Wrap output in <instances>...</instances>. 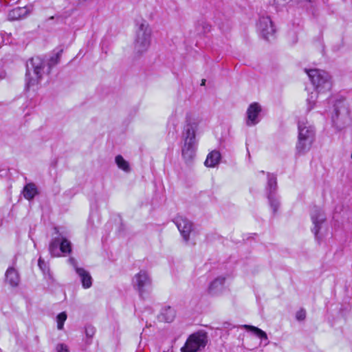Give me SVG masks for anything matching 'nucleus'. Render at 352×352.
I'll return each instance as SVG.
<instances>
[{
    "instance_id": "nucleus-1",
    "label": "nucleus",
    "mask_w": 352,
    "mask_h": 352,
    "mask_svg": "<svg viewBox=\"0 0 352 352\" xmlns=\"http://www.w3.org/2000/svg\"><path fill=\"white\" fill-rule=\"evenodd\" d=\"M63 50H59L55 52L48 60L47 67L45 61L38 56L30 58L26 64L25 80L27 88L37 86L44 74L50 73L51 69L60 62Z\"/></svg>"
},
{
    "instance_id": "nucleus-2",
    "label": "nucleus",
    "mask_w": 352,
    "mask_h": 352,
    "mask_svg": "<svg viewBox=\"0 0 352 352\" xmlns=\"http://www.w3.org/2000/svg\"><path fill=\"white\" fill-rule=\"evenodd\" d=\"M331 121L338 131H342L352 126V107L344 98L340 97L336 100Z\"/></svg>"
},
{
    "instance_id": "nucleus-3",
    "label": "nucleus",
    "mask_w": 352,
    "mask_h": 352,
    "mask_svg": "<svg viewBox=\"0 0 352 352\" xmlns=\"http://www.w3.org/2000/svg\"><path fill=\"white\" fill-rule=\"evenodd\" d=\"M135 27L134 51L135 54L142 55L147 52L151 46L152 29L149 23L144 19L136 20Z\"/></svg>"
},
{
    "instance_id": "nucleus-4",
    "label": "nucleus",
    "mask_w": 352,
    "mask_h": 352,
    "mask_svg": "<svg viewBox=\"0 0 352 352\" xmlns=\"http://www.w3.org/2000/svg\"><path fill=\"white\" fill-rule=\"evenodd\" d=\"M186 122L187 124L185 125L182 133L184 146L182 149V153L184 159L186 162H189L191 161L195 155L197 145L195 133L197 124L195 122H190L188 117L186 118Z\"/></svg>"
},
{
    "instance_id": "nucleus-5",
    "label": "nucleus",
    "mask_w": 352,
    "mask_h": 352,
    "mask_svg": "<svg viewBox=\"0 0 352 352\" xmlns=\"http://www.w3.org/2000/svg\"><path fill=\"white\" fill-rule=\"evenodd\" d=\"M315 138L314 127L307 121L302 120L298 122V137L296 146L298 155H303L308 152L314 142Z\"/></svg>"
},
{
    "instance_id": "nucleus-6",
    "label": "nucleus",
    "mask_w": 352,
    "mask_h": 352,
    "mask_svg": "<svg viewBox=\"0 0 352 352\" xmlns=\"http://www.w3.org/2000/svg\"><path fill=\"white\" fill-rule=\"evenodd\" d=\"M208 342L207 335L204 332L192 334L187 340L185 346L182 348V352H197L204 349Z\"/></svg>"
},
{
    "instance_id": "nucleus-7",
    "label": "nucleus",
    "mask_w": 352,
    "mask_h": 352,
    "mask_svg": "<svg viewBox=\"0 0 352 352\" xmlns=\"http://www.w3.org/2000/svg\"><path fill=\"white\" fill-rule=\"evenodd\" d=\"M152 279L147 271L142 270L135 274L132 278V285L133 288L139 293L141 297L151 287Z\"/></svg>"
},
{
    "instance_id": "nucleus-8",
    "label": "nucleus",
    "mask_w": 352,
    "mask_h": 352,
    "mask_svg": "<svg viewBox=\"0 0 352 352\" xmlns=\"http://www.w3.org/2000/svg\"><path fill=\"white\" fill-rule=\"evenodd\" d=\"M305 72L316 88L331 85V76L327 72L318 69H305Z\"/></svg>"
},
{
    "instance_id": "nucleus-9",
    "label": "nucleus",
    "mask_w": 352,
    "mask_h": 352,
    "mask_svg": "<svg viewBox=\"0 0 352 352\" xmlns=\"http://www.w3.org/2000/svg\"><path fill=\"white\" fill-rule=\"evenodd\" d=\"M261 111V106L258 102H252L249 105L245 117V124L248 126H253L259 123Z\"/></svg>"
},
{
    "instance_id": "nucleus-10",
    "label": "nucleus",
    "mask_w": 352,
    "mask_h": 352,
    "mask_svg": "<svg viewBox=\"0 0 352 352\" xmlns=\"http://www.w3.org/2000/svg\"><path fill=\"white\" fill-rule=\"evenodd\" d=\"M183 239L187 242L189 240L190 234L193 230L192 223L186 217H177L174 221Z\"/></svg>"
},
{
    "instance_id": "nucleus-11",
    "label": "nucleus",
    "mask_w": 352,
    "mask_h": 352,
    "mask_svg": "<svg viewBox=\"0 0 352 352\" xmlns=\"http://www.w3.org/2000/svg\"><path fill=\"white\" fill-rule=\"evenodd\" d=\"M257 29L265 39H269L275 32L274 25L270 16H261L257 23Z\"/></svg>"
},
{
    "instance_id": "nucleus-12",
    "label": "nucleus",
    "mask_w": 352,
    "mask_h": 352,
    "mask_svg": "<svg viewBox=\"0 0 352 352\" xmlns=\"http://www.w3.org/2000/svg\"><path fill=\"white\" fill-rule=\"evenodd\" d=\"M311 218L314 224L312 232L314 233L316 238H318L321 225L325 221V215L320 208L314 207L311 213Z\"/></svg>"
},
{
    "instance_id": "nucleus-13",
    "label": "nucleus",
    "mask_w": 352,
    "mask_h": 352,
    "mask_svg": "<svg viewBox=\"0 0 352 352\" xmlns=\"http://www.w3.org/2000/svg\"><path fill=\"white\" fill-rule=\"evenodd\" d=\"M69 261L74 265L76 274L80 278L83 288L88 289L91 287L92 285V278L90 273L84 268L78 267L74 258H70Z\"/></svg>"
},
{
    "instance_id": "nucleus-14",
    "label": "nucleus",
    "mask_w": 352,
    "mask_h": 352,
    "mask_svg": "<svg viewBox=\"0 0 352 352\" xmlns=\"http://www.w3.org/2000/svg\"><path fill=\"white\" fill-rule=\"evenodd\" d=\"M226 278L224 276H219L212 280L208 286V293L212 296L218 295L224 289Z\"/></svg>"
},
{
    "instance_id": "nucleus-15",
    "label": "nucleus",
    "mask_w": 352,
    "mask_h": 352,
    "mask_svg": "<svg viewBox=\"0 0 352 352\" xmlns=\"http://www.w3.org/2000/svg\"><path fill=\"white\" fill-rule=\"evenodd\" d=\"M54 232L56 234L54 236L49 245V252L52 256H60V243L61 239V234L58 232L57 228H54Z\"/></svg>"
},
{
    "instance_id": "nucleus-16",
    "label": "nucleus",
    "mask_w": 352,
    "mask_h": 352,
    "mask_svg": "<svg viewBox=\"0 0 352 352\" xmlns=\"http://www.w3.org/2000/svg\"><path fill=\"white\" fill-rule=\"evenodd\" d=\"M5 281L12 287H17L20 282L18 272L12 267H9L5 274Z\"/></svg>"
},
{
    "instance_id": "nucleus-17",
    "label": "nucleus",
    "mask_w": 352,
    "mask_h": 352,
    "mask_svg": "<svg viewBox=\"0 0 352 352\" xmlns=\"http://www.w3.org/2000/svg\"><path fill=\"white\" fill-rule=\"evenodd\" d=\"M221 153L219 151L214 150L207 155L204 164L207 167L213 168L218 165L221 160Z\"/></svg>"
},
{
    "instance_id": "nucleus-18",
    "label": "nucleus",
    "mask_w": 352,
    "mask_h": 352,
    "mask_svg": "<svg viewBox=\"0 0 352 352\" xmlns=\"http://www.w3.org/2000/svg\"><path fill=\"white\" fill-rule=\"evenodd\" d=\"M22 193L26 199L32 200L38 194V190L34 183H28L24 186Z\"/></svg>"
},
{
    "instance_id": "nucleus-19",
    "label": "nucleus",
    "mask_w": 352,
    "mask_h": 352,
    "mask_svg": "<svg viewBox=\"0 0 352 352\" xmlns=\"http://www.w3.org/2000/svg\"><path fill=\"white\" fill-rule=\"evenodd\" d=\"M26 14V10L23 8H16L8 13V19L10 21L19 20L23 18Z\"/></svg>"
},
{
    "instance_id": "nucleus-20",
    "label": "nucleus",
    "mask_w": 352,
    "mask_h": 352,
    "mask_svg": "<svg viewBox=\"0 0 352 352\" xmlns=\"http://www.w3.org/2000/svg\"><path fill=\"white\" fill-rule=\"evenodd\" d=\"M243 328L253 332L256 336L262 340H267L268 339L266 333L256 327L244 324L243 325Z\"/></svg>"
},
{
    "instance_id": "nucleus-21",
    "label": "nucleus",
    "mask_w": 352,
    "mask_h": 352,
    "mask_svg": "<svg viewBox=\"0 0 352 352\" xmlns=\"http://www.w3.org/2000/svg\"><path fill=\"white\" fill-rule=\"evenodd\" d=\"M276 177L275 175L267 173V190L268 191V194H274L276 190Z\"/></svg>"
},
{
    "instance_id": "nucleus-22",
    "label": "nucleus",
    "mask_w": 352,
    "mask_h": 352,
    "mask_svg": "<svg viewBox=\"0 0 352 352\" xmlns=\"http://www.w3.org/2000/svg\"><path fill=\"white\" fill-rule=\"evenodd\" d=\"M175 310L170 307L164 309L161 313L162 318L166 322H172L175 318Z\"/></svg>"
},
{
    "instance_id": "nucleus-23",
    "label": "nucleus",
    "mask_w": 352,
    "mask_h": 352,
    "mask_svg": "<svg viewBox=\"0 0 352 352\" xmlns=\"http://www.w3.org/2000/svg\"><path fill=\"white\" fill-rule=\"evenodd\" d=\"M60 253L69 254L72 252V243L65 237L61 235L60 243Z\"/></svg>"
},
{
    "instance_id": "nucleus-24",
    "label": "nucleus",
    "mask_w": 352,
    "mask_h": 352,
    "mask_svg": "<svg viewBox=\"0 0 352 352\" xmlns=\"http://www.w3.org/2000/svg\"><path fill=\"white\" fill-rule=\"evenodd\" d=\"M115 161L119 168L125 172H129L130 170V166L128 162L126 161L122 155H117L115 158Z\"/></svg>"
},
{
    "instance_id": "nucleus-25",
    "label": "nucleus",
    "mask_w": 352,
    "mask_h": 352,
    "mask_svg": "<svg viewBox=\"0 0 352 352\" xmlns=\"http://www.w3.org/2000/svg\"><path fill=\"white\" fill-rule=\"evenodd\" d=\"M267 197L273 213H276L280 206L278 199L276 197L275 194H268Z\"/></svg>"
},
{
    "instance_id": "nucleus-26",
    "label": "nucleus",
    "mask_w": 352,
    "mask_h": 352,
    "mask_svg": "<svg viewBox=\"0 0 352 352\" xmlns=\"http://www.w3.org/2000/svg\"><path fill=\"white\" fill-rule=\"evenodd\" d=\"M67 319V314L65 312L60 313L56 317L57 328L60 330L63 329L64 322Z\"/></svg>"
},
{
    "instance_id": "nucleus-27",
    "label": "nucleus",
    "mask_w": 352,
    "mask_h": 352,
    "mask_svg": "<svg viewBox=\"0 0 352 352\" xmlns=\"http://www.w3.org/2000/svg\"><path fill=\"white\" fill-rule=\"evenodd\" d=\"M95 332L96 330L94 327L89 325L85 327V334L87 338H91L94 336Z\"/></svg>"
},
{
    "instance_id": "nucleus-28",
    "label": "nucleus",
    "mask_w": 352,
    "mask_h": 352,
    "mask_svg": "<svg viewBox=\"0 0 352 352\" xmlns=\"http://www.w3.org/2000/svg\"><path fill=\"white\" fill-rule=\"evenodd\" d=\"M38 265L43 272H46L49 270L47 265L41 258H39L38 261Z\"/></svg>"
},
{
    "instance_id": "nucleus-29",
    "label": "nucleus",
    "mask_w": 352,
    "mask_h": 352,
    "mask_svg": "<svg viewBox=\"0 0 352 352\" xmlns=\"http://www.w3.org/2000/svg\"><path fill=\"white\" fill-rule=\"evenodd\" d=\"M56 352H69L67 346L65 344H58L56 347Z\"/></svg>"
},
{
    "instance_id": "nucleus-30",
    "label": "nucleus",
    "mask_w": 352,
    "mask_h": 352,
    "mask_svg": "<svg viewBox=\"0 0 352 352\" xmlns=\"http://www.w3.org/2000/svg\"><path fill=\"white\" fill-rule=\"evenodd\" d=\"M306 317V311L304 309H300L297 311L296 318L298 320H303Z\"/></svg>"
},
{
    "instance_id": "nucleus-31",
    "label": "nucleus",
    "mask_w": 352,
    "mask_h": 352,
    "mask_svg": "<svg viewBox=\"0 0 352 352\" xmlns=\"http://www.w3.org/2000/svg\"><path fill=\"white\" fill-rule=\"evenodd\" d=\"M6 76V73L4 71H0V79L4 78Z\"/></svg>"
},
{
    "instance_id": "nucleus-32",
    "label": "nucleus",
    "mask_w": 352,
    "mask_h": 352,
    "mask_svg": "<svg viewBox=\"0 0 352 352\" xmlns=\"http://www.w3.org/2000/svg\"><path fill=\"white\" fill-rule=\"evenodd\" d=\"M206 80L205 79H202L201 86H206Z\"/></svg>"
},
{
    "instance_id": "nucleus-33",
    "label": "nucleus",
    "mask_w": 352,
    "mask_h": 352,
    "mask_svg": "<svg viewBox=\"0 0 352 352\" xmlns=\"http://www.w3.org/2000/svg\"><path fill=\"white\" fill-rule=\"evenodd\" d=\"M54 19V16H50V17L49 18V19H50V20H52V19Z\"/></svg>"
},
{
    "instance_id": "nucleus-34",
    "label": "nucleus",
    "mask_w": 352,
    "mask_h": 352,
    "mask_svg": "<svg viewBox=\"0 0 352 352\" xmlns=\"http://www.w3.org/2000/svg\"><path fill=\"white\" fill-rule=\"evenodd\" d=\"M163 352H166V351H163Z\"/></svg>"
}]
</instances>
